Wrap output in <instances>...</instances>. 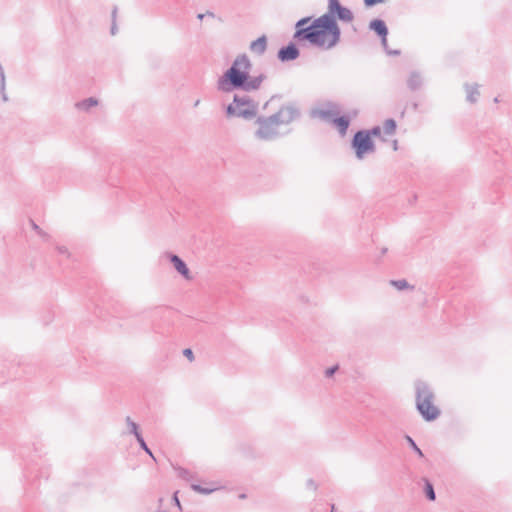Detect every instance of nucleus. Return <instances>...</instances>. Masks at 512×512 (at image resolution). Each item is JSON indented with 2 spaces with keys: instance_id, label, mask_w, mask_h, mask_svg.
<instances>
[{
  "instance_id": "7",
  "label": "nucleus",
  "mask_w": 512,
  "mask_h": 512,
  "mask_svg": "<svg viewBox=\"0 0 512 512\" xmlns=\"http://www.w3.org/2000/svg\"><path fill=\"white\" fill-rule=\"evenodd\" d=\"M323 15L330 18L334 24H338L337 20L349 23L354 19L353 12L343 6L339 0H328V11Z\"/></svg>"
},
{
  "instance_id": "10",
  "label": "nucleus",
  "mask_w": 512,
  "mask_h": 512,
  "mask_svg": "<svg viewBox=\"0 0 512 512\" xmlns=\"http://www.w3.org/2000/svg\"><path fill=\"white\" fill-rule=\"evenodd\" d=\"M424 85V77L419 71H411L407 79V87L411 91L419 90Z\"/></svg>"
},
{
  "instance_id": "6",
  "label": "nucleus",
  "mask_w": 512,
  "mask_h": 512,
  "mask_svg": "<svg viewBox=\"0 0 512 512\" xmlns=\"http://www.w3.org/2000/svg\"><path fill=\"white\" fill-rule=\"evenodd\" d=\"M351 146L358 159H363L367 153H372L375 150L374 142L366 130H359L354 134Z\"/></svg>"
},
{
  "instance_id": "26",
  "label": "nucleus",
  "mask_w": 512,
  "mask_h": 512,
  "mask_svg": "<svg viewBox=\"0 0 512 512\" xmlns=\"http://www.w3.org/2000/svg\"><path fill=\"white\" fill-rule=\"evenodd\" d=\"M381 44H382V46H383V48H384V50H385L386 54H388V55H393V56H398V55H400V53H401V52H400V50H397V49H395V50L389 49L388 44H387V37L381 38Z\"/></svg>"
},
{
  "instance_id": "25",
  "label": "nucleus",
  "mask_w": 512,
  "mask_h": 512,
  "mask_svg": "<svg viewBox=\"0 0 512 512\" xmlns=\"http://www.w3.org/2000/svg\"><path fill=\"white\" fill-rule=\"evenodd\" d=\"M136 440H137V442H138V444H139L140 448H141L142 450H144V451H145V453H147V454H148V455H149L153 460H156V459H155V457H154V455H153V453H152V451H151V450H150V448L147 446V444H146V442H145V440H144L143 436L138 437V439H136Z\"/></svg>"
},
{
  "instance_id": "34",
  "label": "nucleus",
  "mask_w": 512,
  "mask_h": 512,
  "mask_svg": "<svg viewBox=\"0 0 512 512\" xmlns=\"http://www.w3.org/2000/svg\"><path fill=\"white\" fill-rule=\"evenodd\" d=\"M117 32H118V27H117L116 21H112L110 33H111V35L114 36V35H116Z\"/></svg>"
},
{
  "instance_id": "8",
  "label": "nucleus",
  "mask_w": 512,
  "mask_h": 512,
  "mask_svg": "<svg viewBox=\"0 0 512 512\" xmlns=\"http://www.w3.org/2000/svg\"><path fill=\"white\" fill-rule=\"evenodd\" d=\"M300 55V51L296 44L290 42L288 45L281 47L278 50V59L282 62L293 61Z\"/></svg>"
},
{
  "instance_id": "36",
  "label": "nucleus",
  "mask_w": 512,
  "mask_h": 512,
  "mask_svg": "<svg viewBox=\"0 0 512 512\" xmlns=\"http://www.w3.org/2000/svg\"><path fill=\"white\" fill-rule=\"evenodd\" d=\"M173 501L175 502V504H176L179 508H181L180 501H179L178 496H177V492H175V493H174V495H173Z\"/></svg>"
},
{
  "instance_id": "31",
  "label": "nucleus",
  "mask_w": 512,
  "mask_h": 512,
  "mask_svg": "<svg viewBox=\"0 0 512 512\" xmlns=\"http://www.w3.org/2000/svg\"><path fill=\"white\" fill-rule=\"evenodd\" d=\"M384 0H364V5L366 7H372L376 4L382 3Z\"/></svg>"
},
{
  "instance_id": "24",
  "label": "nucleus",
  "mask_w": 512,
  "mask_h": 512,
  "mask_svg": "<svg viewBox=\"0 0 512 512\" xmlns=\"http://www.w3.org/2000/svg\"><path fill=\"white\" fill-rule=\"evenodd\" d=\"M177 471H178V476L187 482H190L194 479V476L192 475V473L185 468H179Z\"/></svg>"
},
{
  "instance_id": "14",
  "label": "nucleus",
  "mask_w": 512,
  "mask_h": 512,
  "mask_svg": "<svg viewBox=\"0 0 512 512\" xmlns=\"http://www.w3.org/2000/svg\"><path fill=\"white\" fill-rule=\"evenodd\" d=\"M333 124L337 127L341 136H344L350 125V118L346 115L335 117L332 119Z\"/></svg>"
},
{
  "instance_id": "35",
  "label": "nucleus",
  "mask_w": 512,
  "mask_h": 512,
  "mask_svg": "<svg viewBox=\"0 0 512 512\" xmlns=\"http://www.w3.org/2000/svg\"><path fill=\"white\" fill-rule=\"evenodd\" d=\"M117 13H118V8H117V6H114L112 9V12H111L112 21H116Z\"/></svg>"
},
{
  "instance_id": "23",
  "label": "nucleus",
  "mask_w": 512,
  "mask_h": 512,
  "mask_svg": "<svg viewBox=\"0 0 512 512\" xmlns=\"http://www.w3.org/2000/svg\"><path fill=\"white\" fill-rule=\"evenodd\" d=\"M405 440L407 441V443L409 444V446L411 447V449L420 457V458H423L424 457V454L422 452V450L418 447V445L416 444V442L413 440L412 437H410L409 435H406L405 436Z\"/></svg>"
},
{
  "instance_id": "15",
  "label": "nucleus",
  "mask_w": 512,
  "mask_h": 512,
  "mask_svg": "<svg viewBox=\"0 0 512 512\" xmlns=\"http://www.w3.org/2000/svg\"><path fill=\"white\" fill-rule=\"evenodd\" d=\"M465 91H466V99L468 102L474 104L477 102L478 97L480 95L479 92V85L478 84H465L464 85Z\"/></svg>"
},
{
  "instance_id": "13",
  "label": "nucleus",
  "mask_w": 512,
  "mask_h": 512,
  "mask_svg": "<svg viewBox=\"0 0 512 512\" xmlns=\"http://www.w3.org/2000/svg\"><path fill=\"white\" fill-rule=\"evenodd\" d=\"M369 28L374 31L380 38L387 37L388 28L381 19H374L369 23Z\"/></svg>"
},
{
  "instance_id": "12",
  "label": "nucleus",
  "mask_w": 512,
  "mask_h": 512,
  "mask_svg": "<svg viewBox=\"0 0 512 512\" xmlns=\"http://www.w3.org/2000/svg\"><path fill=\"white\" fill-rule=\"evenodd\" d=\"M250 51L258 56L263 55L267 49V37L262 35L250 43Z\"/></svg>"
},
{
  "instance_id": "29",
  "label": "nucleus",
  "mask_w": 512,
  "mask_h": 512,
  "mask_svg": "<svg viewBox=\"0 0 512 512\" xmlns=\"http://www.w3.org/2000/svg\"><path fill=\"white\" fill-rule=\"evenodd\" d=\"M56 250H57V251H58V253H59V254H61V255H65V256H67V257H69V256H70V254H69V252H68V249H67V247H65V246L58 245V246H56Z\"/></svg>"
},
{
  "instance_id": "19",
  "label": "nucleus",
  "mask_w": 512,
  "mask_h": 512,
  "mask_svg": "<svg viewBox=\"0 0 512 512\" xmlns=\"http://www.w3.org/2000/svg\"><path fill=\"white\" fill-rule=\"evenodd\" d=\"M337 112H333V111H329V110H319V111H314L313 112V116L314 117H318L322 120H326V121H332L334 117V115H336Z\"/></svg>"
},
{
  "instance_id": "37",
  "label": "nucleus",
  "mask_w": 512,
  "mask_h": 512,
  "mask_svg": "<svg viewBox=\"0 0 512 512\" xmlns=\"http://www.w3.org/2000/svg\"><path fill=\"white\" fill-rule=\"evenodd\" d=\"M204 14H205V16H208V17H212V18H213V17H215L214 13H213V12H211V11H207V12H206V13H204Z\"/></svg>"
},
{
  "instance_id": "40",
  "label": "nucleus",
  "mask_w": 512,
  "mask_h": 512,
  "mask_svg": "<svg viewBox=\"0 0 512 512\" xmlns=\"http://www.w3.org/2000/svg\"><path fill=\"white\" fill-rule=\"evenodd\" d=\"M494 102H495V103H498V102H499V98H498V97H495V98H494Z\"/></svg>"
},
{
  "instance_id": "27",
  "label": "nucleus",
  "mask_w": 512,
  "mask_h": 512,
  "mask_svg": "<svg viewBox=\"0 0 512 512\" xmlns=\"http://www.w3.org/2000/svg\"><path fill=\"white\" fill-rule=\"evenodd\" d=\"M30 222L32 229L37 232L39 236H41L44 240H48L50 238V236L44 232L34 221L31 220Z\"/></svg>"
},
{
  "instance_id": "4",
  "label": "nucleus",
  "mask_w": 512,
  "mask_h": 512,
  "mask_svg": "<svg viewBox=\"0 0 512 512\" xmlns=\"http://www.w3.org/2000/svg\"><path fill=\"white\" fill-rule=\"evenodd\" d=\"M416 396V408L424 420L431 422L440 415V409L434 405V392L431 387L422 380L414 384Z\"/></svg>"
},
{
  "instance_id": "41",
  "label": "nucleus",
  "mask_w": 512,
  "mask_h": 512,
  "mask_svg": "<svg viewBox=\"0 0 512 512\" xmlns=\"http://www.w3.org/2000/svg\"><path fill=\"white\" fill-rule=\"evenodd\" d=\"M334 509H335V505H334V504H332V505H331V512H333V511H334Z\"/></svg>"
},
{
  "instance_id": "32",
  "label": "nucleus",
  "mask_w": 512,
  "mask_h": 512,
  "mask_svg": "<svg viewBox=\"0 0 512 512\" xmlns=\"http://www.w3.org/2000/svg\"><path fill=\"white\" fill-rule=\"evenodd\" d=\"M306 487H307L308 489H312V490H314V491H315V490H317V487H318V486H317V484L315 483V481H314L313 479H308V480L306 481Z\"/></svg>"
},
{
  "instance_id": "11",
  "label": "nucleus",
  "mask_w": 512,
  "mask_h": 512,
  "mask_svg": "<svg viewBox=\"0 0 512 512\" xmlns=\"http://www.w3.org/2000/svg\"><path fill=\"white\" fill-rule=\"evenodd\" d=\"M220 488V485L216 482H208L204 485L202 484H191V489L199 494L209 495L214 491H217Z\"/></svg>"
},
{
  "instance_id": "33",
  "label": "nucleus",
  "mask_w": 512,
  "mask_h": 512,
  "mask_svg": "<svg viewBox=\"0 0 512 512\" xmlns=\"http://www.w3.org/2000/svg\"><path fill=\"white\" fill-rule=\"evenodd\" d=\"M184 356H186L190 361L194 359L193 351L190 348H186L183 350Z\"/></svg>"
},
{
  "instance_id": "3",
  "label": "nucleus",
  "mask_w": 512,
  "mask_h": 512,
  "mask_svg": "<svg viewBox=\"0 0 512 512\" xmlns=\"http://www.w3.org/2000/svg\"><path fill=\"white\" fill-rule=\"evenodd\" d=\"M300 116V111L294 105H283L276 113L271 116H259L256 123L259 128L255 132V137L260 140L270 141L278 137V128L280 125H287Z\"/></svg>"
},
{
  "instance_id": "16",
  "label": "nucleus",
  "mask_w": 512,
  "mask_h": 512,
  "mask_svg": "<svg viewBox=\"0 0 512 512\" xmlns=\"http://www.w3.org/2000/svg\"><path fill=\"white\" fill-rule=\"evenodd\" d=\"M98 105V100L94 97H89L84 100H81L75 104L76 109L79 111H90L91 108L96 107Z\"/></svg>"
},
{
  "instance_id": "1",
  "label": "nucleus",
  "mask_w": 512,
  "mask_h": 512,
  "mask_svg": "<svg viewBox=\"0 0 512 512\" xmlns=\"http://www.w3.org/2000/svg\"><path fill=\"white\" fill-rule=\"evenodd\" d=\"M310 20V17H304L296 22L294 40L307 41L312 46L324 50H330L339 43L341 30L338 24H334L330 18L324 15L307 25Z\"/></svg>"
},
{
  "instance_id": "5",
  "label": "nucleus",
  "mask_w": 512,
  "mask_h": 512,
  "mask_svg": "<svg viewBox=\"0 0 512 512\" xmlns=\"http://www.w3.org/2000/svg\"><path fill=\"white\" fill-rule=\"evenodd\" d=\"M258 103L249 95L235 94L233 102L226 107L227 117H238L250 120L257 115Z\"/></svg>"
},
{
  "instance_id": "38",
  "label": "nucleus",
  "mask_w": 512,
  "mask_h": 512,
  "mask_svg": "<svg viewBox=\"0 0 512 512\" xmlns=\"http://www.w3.org/2000/svg\"><path fill=\"white\" fill-rule=\"evenodd\" d=\"M204 17H205V14H203V13H200V14L197 15V18L199 20H203Z\"/></svg>"
},
{
  "instance_id": "42",
  "label": "nucleus",
  "mask_w": 512,
  "mask_h": 512,
  "mask_svg": "<svg viewBox=\"0 0 512 512\" xmlns=\"http://www.w3.org/2000/svg\"><path fill=\"white\" fill-rule=\"evenodd\" d=\"M156 512H167V511H164V510H157Z\"/></svg>"
},
{
  "instance_id": "18",
  "label": "nucleus",
  "mask_w": 512,
  "mask_h": 512,
  "mask_svg": "<svg viewBox=\"0 0 512 512\" xmlns=\"http://www.w3.org/2000/svg\"><path fill=\"white\" fill-rule=\"evenodd\" d=\"M424 481V493L428 500L434 501L436 499V494L434 490L433 484L427 478L423 479Z\"/></svg>"
},
{
  "instance_id": "22",
  "label": "nucleus",
  "mask_w": 512,
  "mask_h": 512,
  "mask_svg": "<svg viewBox=\"0 0 512 512\" xmlns=\"http://www.w3.org/2000/svg\"><path fill=\"white\" fill-rule=\"evenodd\" d=\"M396 126L397 125L394 119H387L383 124V130L386 134L392 135L395 133Z\"/></svg>"
},
{
  "instance_id": "21",
  "label": "nucleus",
  "mask_w": 512,
  "mask_h": 512,
  "mask_svg": "<svg viewBox=\"0 0 512 512\" xmlns=\"http://www.w3.org/2000/svg\"><path fill=\"white\" fill-rule=\"evenodd\" d=\"M0 93L4 102L8 101L7 94L5 92V74L2 65L0 64Z\"/></svg>"
},
{
  "instance_id": "9",
  "label": "nucleus",
  "mask_w": 512,
  "mask_h": 512,
  "mask_svg": "<svg viewBox=\"0 0 512 512\" xmlns=\"http://www.w3.org/2000/svg\"><path fill=\"white\" fill-rule=\"evenodd\" d=\"M167 258L173 264L175 270L183 276L185 279H191L190 270L187 267L186 263L176 254L166 253Z\"/></svg>"
},
{
  "instance_id": "17",
  "label": "nucleus",
  "mask_w": 512,
  "mask_h": 512,
  "mask_svg": "<svg viewBox=\"0 0 512 512\" xmlns=\"http://www.w3.org/2000/svg\"><path fill=\"white\" fill-rule=\"evenodd\" d=\"M125 422L127 425L128 434L134 435L136 439L142 436L139 425L136 422H134L130 416H127L125 418Z\"/></svg>"
},
{
  "instance_id": "28",
  "label": "nucleus",
  "mask_w": 512,
  "mask_h": 512,
  "mask_svg": "<svg viewBox=\"0 0 512 512\" xmlns=\"http://www.w3.org/2000/svg\"><path fill=\"white\" fill-rule=\"evenodd\" d=\"M369 133V137L371 136H379L381 134V128L379 126H374L370 130H366Z\"/></svg>"
},
{
  "instance_id": "20",
  "label": "nucleus",
  "mask_w": 512,
  "mask_h": 512,
  "mask_svg": "<svg viewBox=\"0 0 512 512\" xmlns=\"http://www.w3.org/2000/svg\"><path fill=\"white\" fill-rule=\"evenodd\" d=\"M390 284L395 287L397 290L402 291L405 289L413 290L414 286L410 285L407 280L399 279V280H391Z\"/></svg>"
},
{
  "instance_id": "39",
  "label": "nucleus",
  "mask_w": 512,
  "mask_h": 512,
  "mask_svg": "<svg viewBox=\"0 0 512 512\" xmlns=\"http://www.w3.org/2000/svg\"><path fill=\"white\" fill-rule=\"evenodd\" d=\"M393 147H394V150L397 149V141L396 140L394 141Z\"/></svg>"
},
{
  "instance_id": "30",
  "label": "nucleus",
  "mask_w": 512,
  "mask_h": 512,
  "mask_svg": "<svg viewBox=\"0 0 512 512\" xmlns=\"http://www.w3.org/2000/svg\"><path fill=\"white\" fill-rule=\"evenodd\" d=\"M337 370H338V365L329 367L328 369L325 370V376L326 377H331V376H333L335 374V372Z\"/></svg>"
},
{
  "instance_id": "2",
  "label": "nucleus",
  "mask_w": 512,
  "mask_h": 512,
  "mask_svg": "<svg viewBox=\"0 0 512 512\" xmlns=\"http://www.w3.org/2000/svg\"><path fill=\"white\" fill-rule=\"evenodd\" d=\"M251 68L252 62L245 53L237 55L231 66L219 77L217 89L223 93H229L234 90L244 92L258 90L266 76L264 74L251 76Z\"/></svg>"
}]
</instances>
